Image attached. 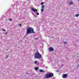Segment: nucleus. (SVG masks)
<instances>
[{"mask_svg":"<svg viewBox=\"0 0 79 79\" xmlns=\"http://www.w3.org/2000/svg\"><path fill=\"white\" fill-rule=\"evenodd\" d=\"M35 63L36 64H39V63L37 61H35Z\"/></svg>","mask_w":79,"mask_h":79,"instance_id":"nucleus-9","label":"nucleus"},{"mask_svg":"<svg viewBox=\"0 0 79 79\" xmlns=\"http://www.w3.org/2000/svg\"><path fill=\"white\" fill-rule=\"evenodd\" d=\"M37 15H39V13H37Z\"/></svg>","mask_w":79,"mask_h":79,"instance_id":"nucleus-16","label":"nucleus"},{"mask_svg":"<svg viewBox=\"0 0 79 79\" xmlns=\"http://www.w3.org/2000/svg\"><path fill=\"white\" fill-rule=\"evenodd\" d=\"M31 10L33 11H34V12H35V11H36V12L37 11V10L35 9H34V8H31Z\"/></svg>","mask_w":79,"mask_h":79,"instance_id":"nucleus-7","label":"nucleus"},{"mask_svg":"<svg viewBox=\"0 0 79 79\" xmlns=\"http://www.w3.org/2000/svg\"><path fill=\"white\" fill-rule=\"evenodd\" d=\"M58 39H59V38H58Z\"/></svg>","mask_w":79,"mask_h":79,"instance_id":"nucleus-21","label":"nucleus"},{"mask_svg":"<svg viewBox=\"0 0 79 79\" xmlns=\"http://www.w3.org/2000/svg\"><path fill=\"white\" fill-rule=\"evenodd\" d=\"M53 76V73H48V74H46L45 75V77L46 79L51 78V77H52Z\"/></svg>","mask_w":79,"mask_h":79,"instance_id":"nucleus-3","label":"nucleus"},{"mask_svg":"<svg viewBox=\"0 0 79 79\" xmlns=\"http://www.w3.org/2000/svg\"><path fill=\"white\" fill-rule=\"evenodd\" d=\"M8 57H9V55H8L6 57V58H7Z\"/></svg>","mask_w":79,"mask_h":79,"instance_id":"nucleus-15","label":"nucleus"},{"mask_svg":"<svg viewBox=\"0 0 79 79\" xmlns=\"http://www.w3.org/2000/svg\"><path fill=\"white\" fill-rule=\"evenodd\" d=\"M64 44H66L67 43H66V42H64Z\"/></svg>","mask_w":79,"mask_h":79,"instance_id":"nucleus-17","label":"nucleus"},{"mask_svg":"<svg viewBox=\"0 0 79 79\" xmlns=\"http://www.w3.org/2000/svg\"><path fill=\"white\" fill-rule=\"evenodd\" d=\"M34 56L35 58H38V59L42 58V55L38 51L36 52L35 53Z\"/></svg>","mask_w":79,"mask_h":79,"instance_id":"nucleus-2","label":"nucleus"},{"mask_svg":"<svg viewBox=\"0 0 79 79\" xmlns=\"http://www.w3.org/2000/svg\"><path fill=\"white\" fill-rule=\"evenodd\" d=\"M49 50L50 52H51V51H53L54 50L53 48L51 47L49 48Z\"/></svg>","mask_w":79,"mask_h":79,"instance_id":"nucleus-6","label":"nucleus"},{"mask_svg":"<svg viewBox=\"0 0 79 79\" xmlns=\"http://www.w3.org/2000/svg\"><path fill=\"white\" fill-rule=\"evenodd\" d=\"M34 29L31 28V27H28L27 29V31L26 34V35H27L28 34H32L34 33Z\"/></svg>","mask_w":79,"mask_h":79,"instance_id":"nucleus-1","label":"nucleus"},{"mask_svg":"<svg viewBox=\"0 0 79 79\" xmlns=\"http://www.w3.org/2000/svg\"><path fill=\"white\" fill-rule=\"evenodd\" d=\"M40 73H42V72H44V71L43 70L40 69Z\"/></svg>","mask_w":79,"mask_h":79,"instance_id":"nucleus-11","label":"nucleus"},{"mask_svg":"<svg viewBox=\"0 0 79 79\" xmlns=\"http://www.w3.org/2000/svg\"><path fill=\"white\" fill-rule=\"evenodd\" d=\"M35 70H36V71L38 70L39 69V68L37 67H35Z\"/></svg>","mask_w":79,"mask_h":79,"instance_id":"nucleus-10","label":"nucleus"},{"mask_svg":"<svg viewBox=\"0 0 79 79\" xmlns=\"http://www.w3.org/2000/svg\"><path fill=\"white\" fill-rule=\"evenodd\" d=\"M7 51H8V49H7Z\"/></svg>","mask_w":79,"mask_h":79,"instance_id":"nucleus-19","label":"nucleus"},{"mask_svg":"<svg viewBox=\"0 0 79 79\" xmlns=\"http://www.w3.org/2000/svg\"><path fill=\"white\" fill-rule=\"evenodd\" d=\"M19 26H21V24H19Z\"/></svg>","mask_w":79,"mask_h":79,"instance_id":"nucleus-18","label":"nucleus"},{"mask_svg":"<svg viewBox=\"0 0 79 79\" xmlns=\"http://www.w3.org/2000/svg\"><path fill=\"white\" fill-rule=\"evenodd\" d=\"M9 21H12V19H9Z\"/></svg>","mask_w":79,"mask_h":79,"instance_id":"nucleus-14","label":"nucleus"},{"mask_svg":"<svg viewBox=\"0 0 79 79\" xmlns=\"http://www.w3.org/2000/svg\"><path fill=\"white\" fill-rule=\"evenodd\" d=\"M43 4H44V2H42L41 3V5H42L41 6V11L42 12H44V6H44V5H42Z\"/></svg>","mask_w":79,"mask_h":79,"instance_id":"nucleus-4","label":"nucleus"},{"mask_svg":"<svg viewBox=\"0 0 79 79\" xmlns=\"http://www.w3.org/2000/svg\"><path fill=\"white\" fill-rule=\"evenodd\" d=\"M2 29L3 31H4V32H6V30H5V29Z\"/></svg>","mask_w":79,"mask_h":79,"instance_id":"nucleus-12","label":"nucleus"},{"mask_svg":"<svg viewBox=\"0 0 79 79\" xmlns=\"http://www.w3.org/2000/svg\"><path fill=\"white\" fill-rule=\"evenodd\" d=\"M6 34H7V32L6 33Z\"/></svg>","mask_w":79,"mask_h":79,"instance_id":"nucleus-20","label":"nucleus"},{"mask_svg":"<svg viewBox=\"0 0 79 79\" xmlns=\"http://www.w3.org/2000/svg\"><path fill=\"white\" fill-rule=\"evenodd\" d=\"M73 2H69V5H73Z\"/></svg>","mask_w":79,"mask_h":79,"instance_id":"nucleus-8","label":"nucleus"},{"mask_svg":"<svg viewBox=\"0 0 79 79\" xmlns=\"http://www.w3.org/2000/svg\"><path fill=\"white\" fill-rule=\"evenodd\" d=\"M78 16H79V14H77L76 15V17H77V18L78 17Z\"/></svg>","mask_w":79,"mask_h":79,"instance_id":"nucleus-13","label":"nucleus"},{"mask_svg":"<svg viewBox=\"0 0 79 79\" xmlns=\"http://www.w3.org/2000/svg\"><path fill=\"white\" fill-rule=\"evenodd\" d=\"M68 75V74H64L62 75V77H63L64 79H65V78L67 77Z\"/></svg>","mask_w":79,"mask_h":79,"instance_id":"nucleus-5","label":"nucleus"}]
</instances>
